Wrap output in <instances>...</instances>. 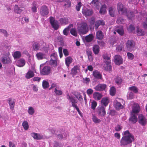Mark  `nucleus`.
Wrapping results in <instances>:
<instances>
[{"instance_id": "1", "label": "nucleus", "mask_w": 147, "mask_h": 147, "mask_svg": "<svg viewBox=\"0 0 147 147\" xmlns=\"http://www.w3.org/2000/svg\"><path fill=\"white\" fill-rule=\"evenodd\" d=\"M124 136L121 138L120 144L121 146H125L131 144L135 140L134 136L130 133L128 130L124 132Z\"/></svg>"}, {"instance_id": "2", "label": "nucleus", "mask_w": 147, "mask_h": 147, "mask_svg": "<svg viewBox=\"0 0 147 147\" xmlns=\"http://www.w3.org/2000/svg\"><path fill=\"white\" fill-rule=\"evenodd\" d=\"M78 31L79 34H84L88 32V26L87 24L84 22H83L80 24V26L78 27Z\"/></svg>"}, {"instance_id": "3", "label": "nucleus", "mask_w": 147, "mask_h": 147, "mask_svg": "<svg viewBox=\"0 0 147 147\" xmlns=\"http://www.w3.org/2000/svg\"><path fill=\"white\" fill-rule=\"evenodd\" d=\"M135 45V42L131 40H128L126 43V49L128 51H131L133 50Z\"/></svg>"}, {"instance_id": "4", "label": "nucleus", "mask_w": 147, "mask_h": 147, "mask_svg": "<svg viewBox=\"0 0 147 147\" xmlns=\"http://www.w3.org/2000/svg\"><path fill=\"white\" fill-rule=\"evenodd\" d=\"M117 9L119 13L123 15L125 14L127 11V9L125 7V6L121 3H119L117 5Z\"/></svg>"}, {"instance_id": "5", "label": "nucleus", "mask_w": 147, "mask_h": 147, "mask_svg": "<svg viewBox=\"0 0 147 147\" xmlns=\"http://www.w3.org/2000/svg\"><path fill=\"white\" fill-rule=\"evenodd\" d=\"M50 22L52 26V27L55 30H57L59 28V25L58 21L56 20L52 16L49 18Z\"/></svg>"}, {"instance_id": "6", "label": "nucleus", "mask_w": 147, "mask_h": 147, "mask_svg": "<svg viewBox=\"0 0 147 147\" xmlns=\"http://www.w3.org/2000/svg\"><path fill=\"white\" fill-rule=\"evenodd\" d=\"M40 14L42 16L45 17L49 13L47 7L45 5L42 6L40 9Z\"/></svg>"}, {"instance_id": "7", "label": "nucleus", "mask_w": 147, "mask_h": 147, "mask_svg": "<svg viewBox=\"0 0 147 147\" xmlns=\"http://www.w3.org/2000/svg\"><path fill=\"white\" fill-rule=\"evenodd\" d=\"M138 122L142 126H144L147 123V119L142 114H139L138 117Z\"/></svg>"}, {"instance_id": "8", "label": "nucleus", "mask_w": 147, "mask_h": 147, "mask_svg": "<svg viewBox=\"0 0 147 147\" xmlns=\"http://www.w3.org/2000/svg\"><path fill=\"white\" fill-rule=\"evenodd\" d=\"M97 112L100 117H104L106 114V112L104 107L102 106H99L97 109Z\"/></svg>"}, {"instance_id": "9", "label": "nucleus", "mask_w": 147, "mask_h": 147, "mask_svg": "<svg viewBox=\"0 0 147 147\" xmlns=\"http://www.w3.org/2000/svg\"><path fill=\"white\" fill-rule=\"evenodd\" d=\"M1 62L4 64H8L11 63L12 61L10 58L5 55L2 56L1 58Z\"/></svg>"}, {"instance_id": "10", "label": "nucleus", "mask_w": 147, "mask_h": 147, "mask_svg": "<svg viewBox=\"0 0 147 147\" xmlns=\"http://www.w3.org/2000/svg\"><path fill=\"white\" fill-rule=\"evenodd\" d=\"M107 86V85L105 84L100 83L94 87V89L96 91H102L105 90Z\"/></svg>"}, {"instance_id": "11", "label": "nucleus", "mask_w": 147, "mask_h": 147, "mask_svg": "<svg viewBox=\"0 0 147 147\" xmlns=\"http://www.w3.org/2000/svg\"><path fill=\"white\" fill-rule=\"evenodd\" d=\"M51 68L48 66H44L41 71L40 74L42 75H47L49 74L51 72Z\"/></svg>"}, {"instance_id": "12", "label": "nucleus", "mask_w": 147, "mask_h": 147, "mask_svg": "<svg viewBox=\"0 0 147 147\" xmlns=\"http://www.w3.org/2000/svg\"><path fill=\"white\" fill-rule=\"evenodd\" d=\"M114 61L116 64L119 65L123 63V59L119 55H116L114 57Z\"/></svg>"}, {"instance_id": "13", "label": "nucleus", "mask_w": 147, "mask_h": 147, "mask_svg": "<svg viewBox=\"0 0 147 147\" xmlns=\"http://www.w3.org/2000/svg\"><path fill=\"white\" fill-rule=\"evenodd\" d=\"M103 68L104 69L109 72L112 71V67L111 66V62H104Z\"/></svg>"}, {"instance_id": "14", "label": "nucleus", "mask_w": 147, "mask_h": 147, "mask_svg": "<svg viewBox=\"0 0 147 147\" xmlns=\"http://www.w3.org/2000/svg\"><path fill=\"white\" fill-rule=\"evenodd\" d=\"M82 12L83 14L86 17L92 15L93 13V11L92 10L85 8L82 9Z\"/></svg>"}, {"instance_id": "15", "label": "nucleus", "mask_w": 147, "mask_h": 147, "mask_svg": "<svg viewBox=\"0 0 147 147\" xmlns=\"http://www.w3.org/2000/svg\"><path fill=\"white\" fill-rule=\"evenodd\" d=\"M80 67L79 65H76L71 69V74L73 75H76L78 73V71L80 70Z\"/></svg>"}, {"instance_id": "16", "label": "nucleus", "mask_w": 147, "mask_h": 147, "mask_svg": "<svg viewBox=\"0 0 147 147\" xmlns=\"http://www.w3.org/2000/svg\"><path fill=\"white\" fill-rule=\"evenodd\" d=\"M115 31L121 36H123L124 34V31L123 26H119L116 28Z\"/></svg>"}, {"instance_id": "17", "label": "nucleus", "mask_w": 147, "mask_h": 147, "mask_svg": "<svg viewBox=\"0 0 147 147\" xmlns=\"http://www.w3.org/2000/svg\"><path fill=\"white\" fill-rule=\"evenodd\" d=\"M93 75L95 78L101 80L102 78L101 74L97 70H94L93 72Z\"/></svg>"}, {"instance_id": "18", "label": "nucleus", "mask_w": 147, "mask_h": 147, "mask_svg": "<svg viewBox=\"0 0 147 147\" xmlns=\"http://www.w3.org/2000/svg\"><path fill=\"white\" fill-rule=\"evenodd\" d=\"M102 96V94L98 92H95L93 94V98L96 100H100Z\"/></svg>"}, {"instance_id": "19", "label": "nucleus", "mask_w": 147, "mask_h": 147, "mask_svg": "<svg viewBox=\"0 0 147 147\" xmlns=\"http://www.w3.org/2000/svg\"><path fill=\"white\" fill-rule=\"evenodd\" d=\"M140 109V107L138 104H136L134 105L132 109V113H137L139 112Z\"/></svg>"}, {"instance_id": "20", "label": "nucleus", "mask_w": 147, "mask_h": 147, "mask_svg": "<svg viewBox=\"0 0 147 147\" xmlns=\"http://www.w3.org/2000/svg\"><path fill=\"white\" fill-rule=\"evenodd\" d=\"M25 64V61L24 59H20L16 62V65L20 67L24 66Z\"/></svg>"}, {"instance_id": "21", "label": "nucleus", "mask_w": 147, "mask_h": 147, "mask_svg": "<svg viewBox=\"0 0 147 147\" xmlns=\"http://www.w3.org/2000/svg\"><path fill=\"white\" fill-rule=\"evenodd\" d=\"M127 18L129 19H131L134 16V12L130 10H127L125 14Z\"/></svg>"}, {"instance_id": "22", "label": "nucleus", "mask_w": 147, "mask_h": 147, "mask_svg": "<svg viewBox=\"0 0 147 147\" xmlns=\"http://www.w3.org/2000/svg\"><path fill=\"white\" fill-rule=\"evenodd\" d=\"M31 136L36 140H38L42 139V137L39 134L36 133H32L31 134Z\"/></svg>"}, {"instance_id": "23", "label": "nucleus", "mask_w": 147, "mask_h": 147, "mask_svg": "<svg viewBox=\"0 0 147 147\" xmlns=\"http://www.w3.org/2000/svg\"><path fill=\"white\" fill-rule=\"evenodd\" d=\"M96 38L100 40L102 39L104 37L102 32L101 30L98 31L96 32Z\"/></svg>"}, {"instance_id": "24", "label": "nucleus", "mask_w": 147, "mask_h": 147, "mask_svg": "<svg viewBox=\"0 0 147 147\" xmlns=\"http://www.w3.org/2000/svg\"><path fill=\"white\" fill-rule=\"evenodd\" d=\"M8 101L10 109L13 110L15 105V101L14 100H12L11 98H9L8 99Z\"/></svg>"}, {"instance_id": "25", "label": "nucleus", "mask_w": 147, "mask_h": 147, "mask_svg": "<svg viewBox=\"0 0 147 147\" xmlns=\"http://www.w3.org/2000/svg\"><path fill=\"white\" fill-rule=\"evenodd\" d=\"M105 25V23L103 20H98L96 21L95 22V26L96 29H97L98 27L100 25Z\"/></svg>"}, {"instance_id": "26", "label": "nucleus", "mask_w": 147, "mask_h": 147, "mask_svg": "<svg viewBox=\"0 0 147 147\" xmlns=\"http://www.w3.org/2000/svg\"><path fill=\"white\" fill-rule=\"evenodd\" d=\"M109 100L107 97L103 98L101 101V103L102 105L105 106H107L109 102Z\"/></svg>"}, {"instance_id": "27", "label": "nucleus", "mask_w": 147, "mask_h": 147, "mask_svg": "<svg viewBox=\"0 0 147 147\" xmlns=\"http://www.w3.org/2000/svg\"><path fill=\"white\" fill-rule=\"evenodd\" d=\"M34 74L33 71L30 70H29L28 71L26 74V78L28 79H30L34 76Z\"/></svg>"}, {"instance_id": "28", "label": "nucleus", "mask_w": 147, "mask_h": 147, "mask_svg": "<svg viewBox=\"0 0 147 147\" xmlns=\"http://www.w3.org/2000/svg\"><path fill=\"white\" fill-rule=\"evenodd\" d=\"M72 58L70 56L68 57L65 59V63L67 67L69 66L70 64L72 63Z\"/></svg>"}, {"instance_id": "29", "label": "nucleus", "mask_w": 147, "mask_h": 147, "mask_svg": "<svg viewBox=\"0 0 147 147\" xmlns=\"http://www.w3.org/2000/svg\"><path fill=\"white\" fill-rule=\"evenodd\" d=\"M131 114L132 115L129 118V121L132 123H135L137 121V116L133 113H131Z\"/></svg>"}, {"instance_id": "30", "label": "nucleus", "mask_w": 147, "mask_h": 147, "mask_svg": "<svg viewBox=\"0 0 147 147\" xmlns=\"http://www.w3.org/2000/svg\"><path fill=\"white\" fill-rule=\"evenodd\" d=\"M94 36L92 34H90L86 36L85 38V39L86 42H91L93 40Z\"/></svg>"}, {"instance_id": "31", "label": "nucleus", "mask_w": 147, "mask_h": 147, "mask_svg": "<svg viewBox=\"0 0 147 147\" xmlns=\"http://www.w3.org/2000/svg\"><path fill=\"white\" fill-rule=\"evenodd\" d=\"M36 56L38 59L42 60L45 57V54L41 52L37 53L36 55Z\"/></svg>"}, {"instance_id": "32", "label": "nucleus", "mask_w": 147, "mask_h": 147, "mask_svg": "<svg viewBox=\"0 0 147 147\" xmlns=\"http://www.w3.org/2000/svg\"><path fill=\"white\" fill-rule=\"evenodd\" d=\"M92 49L95 55L98 54L100 51L99 47L98 45H94Z\"/></svg>"}, {"instance_id": "33", "label": "nucleus", "mask_w": 147, "mask_h": 147, "mask_svg": "<svg viewBox=\"0 0 147 147\" xmlns=\"http://www.w3.org/2000/svg\"><path fill=\"white\" fill-rule=\"evenodd\" d=\"M123 81L122 79L119 77H117L115 79V82L118 85H121L122 82Z\"/></svg>"}, {"instance_id": "34", "label": "nucleus", "mask_w": 147, "mask_h": 147, "mask_svg": "<svg viewBox=\"0 0 147 147\" xmlns=\"http://www.w3.org/2000/svg\"><path fill=\"white\" fill-rule=\"evenodd\" d=\"M115 107L117 110L122 109L123 108V106L117 100L115 101Z\"/></svg>"}, {"instance_id": "35", "label": "nucleus", "mask_w": 147, "mask_h": 147, "mask_svg": "<svg viewBox=\"0 0 147 147\" xmlns=\"http://www.w3.org/2000/svg\"><path fill=\"white\" fill-rule=\"evenodd\" d=\"M90 4L95 6L97 8H98L99 6V3L98 0H92Z\"/></svg>"}, {"instance_id": "36", "label": "nucleus", "mask_w": 147, "mask_h": 147, "mask_svg": "<svg viewBox=\"0 0 147 147\" xmlns=\"http://www.w3.org/2000/svg\"><path fill=\"white\" fill-rule=\"evenodd\" d=\"M21 56V53L19 51L15 52L13 55V56L14 59H19L20 58Z\"/></svg>"}, {"instance_id": "37", "label": "nucleus", "mask_w": 147, "mask_h": 147, "mask_svg": "<svg viewBox=\"0 0 147 147\" xmlns=\"http://www.w3.org/2000/svg\"><path fill=\"white\" fill-rule=\"evenodd\" d=\"M111 55H108L105 54L103 56V58L105 60L104 62H111Z\"/></svg>"}, {"instance_id": "38", "label": "nucleus", "mask_w": 147, "mask_h": 147, "mask_svg": "<svg viewBox=\"0 0 147 147\" xmlns=\"http://www.w3.org/2000/svg\"><path fill=\"white\" fill-rule=\"evenodd\" d=\"M76 98H77L79 101H82L83 100V98L80 93L78 92H76L74 93V94Z\"/></svg>"}, {"instance_id": "39", "label": "nucleus", "mask_w": 147, "mask_h": 147, "mask_svg": "<svg viewBox=\"0 0 147 147\" xmlns=\"http://www.w3.org/2000/svg\"><path fill=\"white\" fill-rule=\"evenodd\" d=\"M106 5L105 4L102 5L100 9L99 12L101 14H104L106 11Z\"/></svg>"}, {"instance_id": "40", "label": "nucleus", "mask_w": 147, "mask_h": 147, "mask_svg": "<svg viewBox=\"0 0 147 147\" xmlns=\"http://www.w3.org/2000/svg\"><path fill=\"white\" fill-rule=\"evenodd\" d=\"M14 11L15 12L17 13L20 14L22 12V10L17 5H16L14 9Z\"/></svg>"}, {"instance_id": "41", "label": "nucleus", "mask_w": 147, "mask_h": 147, "mask_svg": "<svg viewBox=\"0 0 147 147\" xmlns=\"http://www.w3.org/2000/svg\"><path fill=\"white\" fill-rule=\"evenodd\" d=\"M129 89L130 90L133 92L134 93H136L138 92V88L134 86L130 87Z\"/></svg>"}, {"instance_id": "42", "label": "nucleus", "mask_w": 147, "mask_h": 147, "mask_svg": "<svg viewBox=\"0 0 147 147\" xmlns=\"http://www.w3.org/2000/svg\"><path fill=\"white\" fill-rule=\"evenodd\" d=\"M49 82L45 80H44L42 82V86L44 89H45L48 88L49 86Z\"/></svg>"}, {"instance_id": "43", "label": "nucleus", "mask_w": 147, "mask_h": 147, "mask_svg": "<svg viewBox=\"0 0 147 147\" xmlns=\"http://www.w3.org/2000/svg\"><path fill=\"white\" fill-rule=\"evenodd\" d=\"M116 90L115 87L114 86H112L110 90V94L112 96H114L116 93Z\"/></svg>"}, {"instance_id": "44", "label": "nucleus", "mask_w": 147, "mask_h": 147, "mask_svg": "<svg viewBox=\"0 0 147 147\" xmlns=\"http://www.w3.org/2000/svg\"><path fill=\"white\" fill-rule=\"evenodd\" d=\"M92 119L93 121L96 123H98L101 122V120L95 116L93 115Z\"/></svg>"}, {"instance_id": "45", "label": "nucleus", "mask_w": 147, "mask_h": 147, "mask_svg": "<svg viewBox=\"0 0 147 147\" xmlns=\"http://www.w3.org/2000/svg\"><path fill=\"white\" fill-rule=\"evenodd\" d=\"M32 46L33 49L36 51L38 50L40 48L39 44L37 42H35L33 44Z\"/></svg>"}, {"instance_id": "46", "label": "nucleus", "mask_w": 147, "mask_h": 147, "mask_svg": "<svg viewBox=\"0 0 147 147\" xmlns=\"http://www.w3.org/2000/svg\"><path fill=\"white\" fill-rule=\"evenodd\" d=\"M22 125L25 130H27L28 129L29 125L27 121H24L22 123Z\"/></svg>"}, {"instance_id": "47", "label": "nucleus", "mask_w": 147, "mask_h": 147, "mask_svg": "<svg viewBox=\"0 0 147 147\" xmlns=\"http://www.w3.org/2000/svg\"><path fill=\"white\" fill-rule=\"evenodd\" d=\"M137 34L139 36H143L144 35V32L142 30L140 29L138 27H137Z\"/></svg>"}, {"instance_id": "48", "label": "nucleus", "mask_w": 147, "mask_h": 147, "mask_svg": "<svg viewBox=\"0 0 147 147\" xmlns=\"http://www.w3.org/2000/svg\"><path fill=\"white\" fill-rule=\"evenodd\" d=\"M59 22L61 24H66L68 22V19L66 18H62L60 19Z\"/></svg>"}, {"instance_id": "49", "label": "nucleus", "mask_w": 147, "mask_h": 147, "mask_svg": "<svg viewBox=\"0 0 147 147\" xmlns=\"http://www.w3.org/2000/svg\"><path fill=\"white\" fill-rule=\"evenodd\" d=\"M50 64L53 66H57V60L51 59L50 61Z\"/></svg>"}, {"instance_id": "50", "label": "nucleus", "mask_w": 147, "mask_h": 147, "mask_svg": "<svg viewBox=\"0 0 147 147\" xmlns=\"http://www.w3.org/2000/svg\"><path fill=\"white\" fill-rule=\"evenodd\" d=\"M71 102L72 106L73 107L75 108L76 109L78 107L77 105V102L76 101V100L75 99L73 100H71Z\"/></svg>"}, {"instance_id": "51", "label": "nucleus", "mask_w": 147, "mask_h": 147, "mask_svg": "<svg viewBox=\"0 0 147 147\" xmlns=\"http://www.w3.org/2000/svg\"><path fill=\"white\" fill-rule=\"evenodd\" d=\"M70 33L73 36H77V33L76 29L74 28H72L70 30Z\"/></svg>"}, {"instance_id": "52", "label": "nucleus", "mask_w": 147, "mask_h": 147, "mask_svg": "<svg viewBox=\"0 0 147 147\" xmlns=\"http://www.w3.org/2000/svg\"><path fill=\"white\" fill-rule=\"evenodd\" d=\"M125 22L124 19L121 17H119L116 21V22L118 24H123Z\"/></svg>"}, {"instance_id": "53", "label": "nucleus", "mask_w": 147, "mask_h": 147, "mask_svg": "<svg viewBox=\"0 0 147 147\" xmlns=\"http://www.w3.org/2000/svg\"><path fill=\"white\" fill-rule=\"evenodd\" d=\"M34 112V110L32 107H31L29 108L28 110V113L30 115H32L33 114Z\"/></svg>"}, {"instance_id": "54", "label": "nucleus", "mask_w": 147, "mask_h": 147, "mask_svg": "<svg viewBox=\"0 0 147 147\" xmlns=\"http://www.w3.org/2000/svg\"><path fill=\"white\" fill-rule=\"evenodd\" d=\"M54 92L57 95H61L62 94L63 92L62 91L59 90H57L56 88H55L54 90Z\"/></svg>"}, {"instance_id": "55", "label": "nucleus", "mask_w": 147, "mask_h": 147, "mask_svg": "<svg viewBox=\"0 0 147 147\" xmlns=\"http://www.w3.org/2000/svg\"><path fill=\"white\" fill-rule=\"evenodd\" d=\"M82 6V3L81 2H79L78 3L76 7V8L77 11H80V8Z\"/></svg>"}, {"instance_id": "56", "label": "nucleus", "mask_w": 147, "mask_h": 147, "mask_svg": "<svg viewBox=\"0 0 147 147\" xmlns=\"http://www.w3.org/2000/svg\"><path fill=\"white\" fill-rule=\"evenodd\" d=\"M127 55L129 59L131 60L134 59V56L132 53L128 52L127 53Z\"/></svg>"}, {"instance_id": "57", "label": "nucleus", "mask_w": 147, "mask_h": 147, "mask_svg": "<svg viewBox=\"0 0 147 147\" xmlns=\"http://www.w3.org/2000/svg\"><path fill=\"white\" fill-rule=\"evenodd\" d=\"M109 12L110 15L112 17L114 16V11L113 10V8L111 7H110L109 8Z\"/></svg>"}, {"instance_id": "58", "label": "nucleus", "mask_w": 147, "mask_h": 147, "mask_svg": "<svg viewBox=\"0 0 147 147\" xmlns=\"http://www.w3.org/2000/svg\"><path fill=\"white\" fill-rule=\"evenodd\" d=\"M135 28L131 24L130 25L128 28H127V30L129 32H132L135 29Z\"/></svg>"}, {"instance_id": "59", "label": "nucleus", "mask_w": 147, "mask_h": 147, "mask_svg": "<svg viewBox=\"0 0 147 147\" xmlns=\"http://www.w3.org/2000/svg\"><path fill=\"white\" fill-rule=\"evenodd\" d=\"M97 103L95 101H93L91 103V108L93 110L95 109L97 106Z\"/></svg>"}, {"instance_id": "60", "label": "nucleus", "mask_w": 147, "mask_h": 147, "mask_svg": "<svg viewBox=\"0 0 147 147\" xmlns=\"http://www.w3.org/2000/svg\"><path fill=\"white\" fill-rule=\"evenodd\" d=\"M51 59L54 60H57V55L56 53H52L51 56Z\"/></svg>"}, {"instance_id": "61", "label": "nucleus", "mask_w": 147, "mask_h": 147, "mask_svg": "<svg viewBox=\"0 0 147 147\" xmlns=\"http://www.w3.org/2000/svg\"><path fill=\"white\" fill-rule=\"evenodd\" d=\"M123 48V46L122 44H120L116 48V50L118 51H121Z\"/></svg>"}, {"instance_id": "62", "label": "nucleus", "mask_w": 147, "mask_h": 147, "mask_svg": "<svg viewBox=\"0 0 147 147\" xmlns=\"http://www.w3.org/2000/svg\"><path fill=\"white\" fill-rule=\"evenodd\" d=\"M122 128V126L119 125H117L115 128V130L117 131H120Z\"/></svg>"}, {"instance_id": "63", "label": "nucleus", "mask_w": 147, "mask_h": 147, "mask_svg": "<svg viewBox=\"0 0 147 147\" xmlns=\"http://www.w3.org/2000/svg\"><path fill=\"white\" fill-rule=\"evenodd\" d=\"M93 92V90L91 89H88L86 91V93L88 95H91Z\"/></svg>"}, {"instance_id": "64", "label": "nucleus", "mask_w": 147, "mask_h": 147, "mask_svg": "<svg viewBox=\"0 0 147 147\" xmlns=\"http://www.w3.org/2000/svg\"><path fill=\"white\" fill-rule=\"evenodd\" d=\"M83 79L84 80L83 82L86 84H88L90 81V79L88 78H83Z\"/></svg>"}]
</instances>
